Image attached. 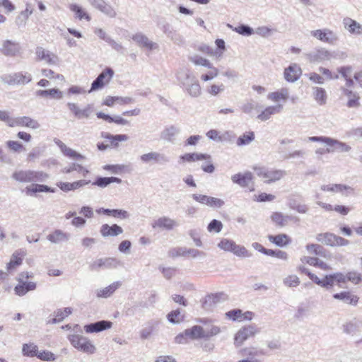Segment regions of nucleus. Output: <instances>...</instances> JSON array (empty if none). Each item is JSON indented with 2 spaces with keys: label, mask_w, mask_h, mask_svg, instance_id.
Wrapping results in <instances>:
<instances>
[{
  "label": "nucleus",
  "mask_w": 362,
  "mask_h": 362,
  "mask_svg": "<svg viewBox=\"0 0 362 362\" xmlns=\"http://www.w3.org/2000/svg\"><path fill=\"white\" fill-rule=\"evenodd\" d=\"M177 78L184 90L192 98L202 95V88L196 76L188 69H182L177 74Z\"/></svg>",
  "instance_id": "obj_1"
},
{
  "label": "nucleus",
  "mask_w": 362,
  "mask_h": 362,
  "mask_svg": "<svg viewBox=\"0 0 362 362\" xmlns=\"http://www.w3.org/2000/svg\"><path fill=\"white\" fill-rule=\"evenodd\" d=\"M11 177L18 182H42L46 181L48 175L42 171L19 170L13 172Z\"/></svg>",
  "instance_id": "obj_2"
},
{
  "label": "nucleus",
  "mask_w": 362,
  "mask_h": 362,
  "mask_svg": "<svg viewBox=\"0 0 362 362\" xmlns=\"http://www.w3.org/2000/svg\"><path fill=\"white\" fill-rule=\"evenodd\" d=\"M69 339L71 345L78 350L92 354L95 351V346L86 337L79 334L69 335Z\"/></svg>",
  "instance_id": "obj_3"
},
{
  "label": "nucleus",
  "mask_w": 362,
  "mask_h": 362,
  "mask_svg": "<svg viewBox=\"0 0 362 362\" xmlns=\"http://www.w3.org/2000/svg\"><path fill=\"white\" fill-rule=\"evenodd\" d=\"M22 48L16 40H4L1 42L0 52L7 57H16L21 54Z\"/></svg>",
  "instance_id": "obj_4"
},
{
  "label": "nucleus",
  "mask_w": 362,
  "mask_h": 362,
  "mask_svg": "<svg viewBox=\"0 0 362 362\" xmlns=\"http://www.w3.org/2000/svg\"><path fill=\"white\" fill-rule=\"evenodd\" d=\"M255 170L257 175L267 183L278 181L286 175V172L283 170H268L264 168H258Z\"/></svg>",
  "instance_id": "obj_5"
},
{
  "label": "nucleus",
  "mask_w": 362,
  "mask_h": 362,
  "mask_svg": "<svg viewBox=\"0 0 362 362\" xmlns=\"http://www.w3.org/2000/svg\"><path fill=\"white\" fill-rule=\"evenodd\" d=\"M304 56L310 63H321L325 61H329L334 57L333 54L324 47L316 48Z\"/></svg>",
  "instance_id": "obj_6"
},
{
  "label": "nucleus",
  "mask_w": 362,
  "mask_h": 362,
  "mask_svg": "<svg viewBox=\"0 0 362 362\" xmlns=\"http://www.w3.org/2000/svg\"><path fill=\"white\" fill-rule=\"evenodd\" d=\"M1 80L8 85H24L32 81V76L29 73L17 72L12 74H6L1 76Z\"/></svg>",
  "instance_id": "obj_7"
},
{
  "label": "nucleus",
  "mask_w": 362,
  "mask_h": 362,
  "mask_svg": "<svg viewBox=\"0 0 362 362\" xmlns=\"http://www.w3.org/2000/svg\"><path fill=\"white\" fill-rule=\"evenodd\" d=\"M259 332V328H258L255 325H248L244 326L236 333L235 336V344L236 346H240L247 339L255 337Z\"/></svg>",
  "instance_id": "obj_8"
},
{
  "label": "nucleus",
  "mask_w": 362,
  "mask_h": 362,
  "mask_svg": "<svg viewBox=\"0 0 362 362\" xmlns=\"http://www.w3.org/2000/svg\"><path fill=\"white\" fill-rule=\"evenodd\" d=\"M316 240L329 246H345L349 244V240L331 233H319Z\"/></svg>",
  "instance_id": "obj_9"
},
{
  "label": "nucleus",
  "mask_w": 362,
  "mask_h": 362,
  "mask_svg": "<svg viewBox=\"0 0 362 362\" xmlns=\"http://www.w3.org/2000/svg\"><path fill=\"white\" fill-rule=\"evenodd\" d=\"M88 4L95 9L99 11L105 16L114 18L117 16L115 8L105 0H87Z\"/></svg>",
  "instance_id": "obj_10"
},
{
  "label": "nucleus",
  "mask_w": 362,
  "mask_h": 362,
  "mask_svg": "<svg viewBox=\"0 0 362 362\" xmlns=\"http://www.w3.org/2000/svg\"><path fill=\"white\" fill-rule=\"evenodd\" d=\"M140 160L144 163H156L158 165H165L170 160V158L163 153L157 151H151L144 153L140 156Z\"/></svg>",
  "instance_id": "obj_11"
},
{
  "label": "nucleus",
  "mask_w": 362,
  "mask_h": 362,
  "mask_svg": "<svg viewBox=\"0 0 362 362\" xmlns=\"http://www.w3.org/2000/svg\"><path fill=\"white\" fill-rule=\"evenodd\" d=\"M113 75L114 71L111 68H105L93 81L89 93L91 91L101 89L105 86V83H109V81L113 77Z\"/></svg>",
  "instance_id": "obj_12"
},
{
  "label": "nucleus",
  "mask_w": 362,
  "mask_h": 362,
  "mask_svg": "<svg viewBox=\"0 0 362 362\" xmlns=\"http://www.w3.org/2000/svg\"><path fill=\"white\" fill-rule=\"evenodd\" d=\"M311 35L323 42L331 45H334L339 40L337 34L327 28L313 30Z\"/></svg>",
  "instance_id": "obj_13"
},
{
  "label": "nucleus",
  "mask_w": 362,
  "mask_h": 362,
  "mask_svg": "<svg viewBox=\"0 0 362 362\" xmlns=\"http://www.w3.org/2000/svg\"><path fill=\"white\" fill-rule=\"evenodd\" d=\"M35 54L37 60L45 61L49 65H57L59 62L57 55L42 47L36 48Z\"/></svg>",
  "instance_id": "obj_14"
},
{
  "label": "nucleus",
  "mask_w": 362,
  "mask_h": 362,
  "mask_svg": "<svg viewBox=\"0 0 362 362\" xmlns=\"http://www.w3.org/2000/svg\"><path fill=\"white\" fill-rule=\"evenodd\" d=\"M192 198L196 202L207 205L211 208L218 209L222 207L225 204L224 201L221 199L203 194H192Z\"/></svg>",
  "instance_id": "obj_15"
},
{
  "label": "nucleus",
  "mask_w": 362,
  "mask_h": 362,
  "mask_svg": "<svg viewBox=\"0 0 362 362\" xmlns=\"http://www.w3.org/2000/svg\"><path fill=\"white\" fill-rule=\"evenodd\" d=\"M11 122L12 124H10L11 127H26L33 129H37L40 127L37 121L27 116L14 118L13 121Z\"/></svg>",
  "instance_id": "obj_16"
},
{
  "label": "nucleus",
  "mask_w": 362,
  "mask_h": 362,
  "mask_svg": "<svg viewBox=\"0 0 362 362\" xmlns=\"http://www.w3.org/2000/svg\"><path fill=\"white\" fill-rule=\"evenodd\" d=\"M67 107L77 119L88 118L92 113V107L90 105H88L83 109H80L77 104L68 103Z\"/></svg>",
  "instance_id": "obj_17"
},
{
  "label": "nucleus",
  "mask_w": 362,
  "mask_h": 362,
  "mask_svg": "<svg viewBox=\"0 0 362 362\" xmlns=\"http://www.w3.org/2000/svg\"><path fill=\"white\" fill-rule=\"evenodd\" d=\"M333 298L335 300H341L345 304H348L352 306H356L358 303L359 298L352 293L350 291H341L333 295Z\"/></svg>",
  "instance_id": "obj_18"
},
{
  "label": "nucleus",
  "mask_w": 362,
  "mask_h": 362,
  "mask_svg": "<svg viewBox=\"0 0 362 362\" xmlns=\"http://www.w3.org/2000/svg\"><path fill=\"white\" fill-rule=\"evenodd\" d=\"M327 141V145L330 147L326 149V152L327 153L334 152L335 151L339 152H349L351 148V146L347 145L346 143L330 137H328Z\"/></svg>",
  "instance_id": "obj_19"
},
{
  "label": "nucleus",
  "mask_w": 362,
  "mask_h": 362,
  "mask_svg": "<svg viewBox=\"0 0 362 362\" xmlns=\"http://www.w3.org/2000/svg\"><path fill=\"white\" fill-rule=\"evenodd\" d=\"M100 233L103 238L115 237L123 233V229L117 224L110 226L107 223L103 224L100 228Z\"/></svg>",
  "instance_id": "obj_20"
},
{
  "label": "nucleus",
  "mask_w": 362,
  "mask_h": 362,
  "mask_svg": "<svg viewBox=\"0 0 362 362\" xmlns=\"http://www.w3.org/2000/svg\"><path fill=\"white\" fill-rule=\"evenodd\" d=\"M112 325L110 321L100 320L85 325L84 329L87 333L99 332L110 329Z\"/></svg>",
  "instance_id": "obj_21"
},
{
  "label": "nucleus",
  "mask_w": 362,
  "mask_h": 362,
  "mask_svg": "<svg viewBox=\"0 0 362 362\" xmlns=\"http://www.w3.org/2000/svg\"><path fill=\"white\" fill-rule=\"evenodd\" d=\"M132 40L140 47L147 48L149 50L155 49L158 47L156 43L151 41L146 35L141 33H138L132 36Z\"/></svg>",
  "instance_id": "obj_22"
},
{
  "label": "nucleus",
  "mask_w": 362,
  "mask_h": 362,
  "mask_svg": "<svg viewBox=\"0 0 362 362\" xmlns=\"http://www.w3.org/2000/svg\"><path fill=\"white\" fill-rule=\"evenodd\" d=\"M301 69L296 64H292L284 70V78L288 82H294L301 75Z\"/></svg>",
  "instance_id": "obj_23"
},
{
  "label": "nucleus",
  "mask_w": 362,
  "mask_h": 362,
  "mask_svg": "<svg viewBox=\"0 0 362 362\" xmlns=\"http://www.w3.org/2000/svg\"><path fill=\"white\" fill-rule=\"evenodd\" d=\"M177 226V223L168 216H162L152 223L153 228H159L168 230H173Z\"/></svg>",
  "instance_id": "obj_24"
},
{
  "label": "nucleus",
  "mask_w": 362,
  "mask_h": 362,
  "mask_svg": "<svg viewBox=\"0 0 362 362\" xmlns=\"http://www.w3.org/2000/svg\"><path fill=\"white\" fill-rule=\"evenodd\" d=\"M18 284L14 288V292L17 296H23L28 291L36 288V284L33 281H18Z\"/></svg>",
  "instance_id": "obj_25"
},
{
  "label": "nucleus",
  "mask_w": 362,
  "mask_h": 362,
  "mask_svg": "<svg viewBox=\"0 0 362 362\" xmlns=\"http://www.w3.org/2000/svg\"><path fill=\"white\" fill-rule=\"evenodd\" d=\"M180 132V128L170 125L165 127L160 133V139L167 142L173 143L177 135Z\"/></svg>",
  "instance_id": "obj_26"
},
{
  "label": "nucleus",
  "mask_w": 362,
  "mask_h": 362,
  "mask_svg": "<svg viewBox=\"0 0 362 362\" xmlns=\"http://www.w3.org/2000/svg\"><path fill=\"white\" fill-rule=\"evenodd\" d=\"M252 173L247 171L244 173H237L231 177L233 183L238 184L240 187H245L252 180Z\"/></svg>",
  "instance_id": "obj_27"
},
{
  "label": "nucleus",
  "mask_w": 362,
  "mask_h": 362,
  "mask_svg": "<svg viewBox=\"0 0 362 362\" xmlns=\"http://www.w3.org/2000/svg\"><path fill=\"white\" fill-rule=\"evenodd\" d=\"M282 110L283 105L281 104L267 107L259 115H258L257 119L261 121H267L272 117V115L280 113Z\"/></svg>",
  "instance_id": "obj_28"
},
{
  "label": "nucleus",
  "mask_w": 362,
  "mask_h": 362,
  "mask_svg": "<svg viewBox=\"0 0 362 362\" xmlns=\"http://www.w3.org/2000/svg\"><path fill=\"white\" fill-rule=\"evenodd\" d=\"M170 254L173 257L175 256H192V257H197L200 255H204V252H201L196 249H187L185 247H180L170 251Z\"/></svg>",
  "instance_id": "obj_29"
},
{
  "label": "nucleus",
  "mask_w": 362,
  "mask_h": 362,
  "mask_svg": "<svg viewBox=\"0 0 362 362\" xmlns=\"http://www.w3.org/2000/svg\"><path fill=\"white\" fill-rule=\"evenodd\" d=\"M227 299V295L223 293H219L216 294L209 295L206 297L204 303L203 307L204 308H211L212 305L223 301Z\"/></svg>",
  "instance_id": "obj_30"
},
{
  "label": "nucleus",
  "mask_w": 362,
  "mask_h": 362,
  "mask_svg": "<svg viewBox=\"0 0 362 362\" xmlns=\"http://www.w3.org/2000/svg\"><path fill=\"white\" fill-rule=\"evenodd\" d=\"M239 354L243 357L249 358L252 361H257L255 359L256 356L264 355V353L262 350L258 349L255 346L245 347L239 351Z\"/></svg>",
  "instance_id": "obj_31"
},
{
  "label": "nucleus",
  "mask_w": 362,
  "mask_h": 362,
  "mask_svg": "<svg viewBox=\"0 0 362 362\" xmlns=\"http://www.w3.org/2000/svg\"><path fill=\"white\" fill-rule=\"evenodd\" d=\"M185 334L192 339L209 337V334H205L202 327L199 325H194L190 329H185Z\"/></svg>",
  "instance_id": "obj_32"
},
{
  "label": "nucleus",
  "mask_w": 362,
  "mask_h": 362,
  "mask_svg": "<svg viewBox=\"0 0 362 362\" xmlns=\"http://www.w3.org/2000/svg\"><path fill=\"white\" fill-rule=\"evenodd\" d=\"M54 141L58 146L64 156L76 159L83 158V156L81 154L67 147L61 140L54 139Z\"/></svg>",
  "instance_id": "obj_33"
},
{
  "label": "nucleus",
  "mask_w": 362,
  "mask_h": 362,
  "mask_svg": "<svg viewBox=\"0 0 362 362\" xmlns=\"http://www.w3.org/2000/svg\"><path fill=\"white\" fill-rule=\"evenodd\" d=\"M344 28L347 29L351 33L361 35L362 34V25L356 21L346 18L343 21Z\"/></svg>",
  "instance_id": "obj_34"
},
{
  "label": "nucleus",
  "mask_w": 362,
  "mask_h": 362,
  "mask_svg": "<svg viewBox=\"0 0 362 362\" xmlns=\"http://www.w3.org/2000/svg\"><path fill=\"white\" fill-rule=\"evenodd\" d=\"M134 102V100L131 97L107 96L104 101V104L112 107L115 103L119 105H125L133 103Z\"/></svg>",
  "instance_id": "obj_35"
},
{
  "label": "nucleus",
  "mask_w": 362,
  "mask_h": 362,
  "mask_svg": "<svg viewBox=\"0 0 362 362\" xmlns=\"http://www.w3.org/2000/svg\"><path fill=\"white\" fill-rule=\"evenodd\" d=\"M37 97L47 98L60 100L63 98V93L58 88H52L49 90H38L35 92Z\"/></svg>",
  "instance_id": "obj_36"
},
{
  "label": "nucleus",
  "mask_w": 362,
  "mask_h": 362,
  "mask_svg": "<svg viewBox=\"0 0 362 362\" xmlns=\"http://www.w3.org/2000/svg\"><path fill=\"white\" fill-rule=\"evenodd\" d=\"M72 310L71 308H65L64 310L58 309L54 313V317L49 319L48 324H57L62 322L66 317L71 315Z\"/></svg>",
  "instance_id": "obj_37"
},
{
  "label": "nucleus",
  "mask_w": 362,
  "mask_h": 362,
  "mask_svg": "<svg viewBox=\"0 0 362 362\" xmlns=\"http://www.w3.org/2000/svg\"><path fill=\"white\" fill-rule=\"evenodd\" d=\"M47 239L52 243L59 244L69 239V235L61 230H55L47 236Z\"/></svg>",
  "instance_id": "obj_38"
},
{
  "label": "nucleus",
  "mask_w": 362,
  "mask_h": 362,
  "mask_svg": "<svg viewBox=\"0 0 362 362\" xmlns=\"http://www.w3.org/2000/svg\"><path fill=\"white\" fill-rule=\"evenodd\" d=\"M121 283L116 281L110 286L97 291V296L98 298H108L110 297L119 286Z\"/></svg>",
  "instance_id": "obj_39"
},
{
  "label": "nucleus",
  "mask_w": 362,
  "mask_h": 362,
  "mask_svg": "<svg viewBox=\"0 0 362 362\" xmlns=\"http://www.w3.org/2000/svg\"><path fill=\"white\" fill-rule=\"evenodd\" d=\"M113 182L120 184L122 182V180L116 177H98L93 182V185L104 188Z\"/></svg>",
  "instance_id": "obj_40"
},
{
  "label": "nucleus",
  "mask_w": 362,
  "mask_h": 362,
  "mask_svg": "<svg viewBox=\"0 0 362 362\" xmlns=\"http://www.w3.org/2000/svg\"><path fill=\"white\" fill-rule=\"evenodd\" d=\"M211 156L208 154L197 153H185L180 157V160L184 162H194L200 160H209Z\"/></svg>",
  "instance_id": "obj_41"
},
{
  "label": "nucleus",
  "mask_w": 362,
  "mask_h": 362,
  "mask_svg": "<svg viewBox=\"0 0 362 362\" xmlns=\"http://www.w3.org/2000/svg\"><path fill=\"white\" fill-rule=\"evenodd\" d=\"M288 89L286 88H282L278 91L269 93L267 98L272 101L277 102L280 100H286L288 98Z\"/></svg>",
  "instance_id": "obj_42"
},
{
  "label": "nucleus",
  "mask_w": 362,
  "mask_h": 362,
  "mask_svg": "<svg viewBox=\"0 0 362 362\" xmlns=\"http://www.w3.org/2000/svg\"><path fill=\"white\" fill-rule=\"evenodd\" d=\"M26 194L28 195H32L33 194H35L37 192H54V190L47 185H39V184H33L30 186H28L25 188Z\"/></svg>",
  "instance_id": "obj_43"
},
{
  "label": "nucleus",
  "mask_w": 362,
  "mask_h": 362,
  "mask_svg": "<svg viewBox=\"0 0 362 362\" xmlns=\"http://www.w3.org/2000/svg\"><path fill=\"white\" fill-rule=\"evenodd\" d=\"M38 354V347L34 343H25L22 346V354L26 357H36Z\"/></svg>",
  "instance_id": "obj_44"
},
{
  "label": "nucleus",
  "mask_w": 362,
  "mask_h": 362,
  "mask_svg": "<svg viewBox=\"0 0 362 362\" xmlns=\"http://www.w3.org/2000/svg\"><path fill=\"white\" fill-rule=\"evenodd\" d=\"M320 189L322 191L329 192H342L344 190L346 189L353 191L351 187L341 184L323 185L320 187Z\"/></svg>",
  "instance_id": "obj_45"
},
{
  "label": "nucleus",
  "mask_w": 362,
  "mask_h": 362,
  "mask_svg": "<svg viewBox=\"0 0 362 362\" xmlns=\"http://www.w3.org/2000/svg\"><path fill=\"white\" fill-rule=\"evenodd\" d=\"M70 10L75 13V17L79 20L86 19L87 21L91 20L90 16L86 11L79 5L72 4L69 6Z\"/></svg>",
  "instance_id": "obj_46"
},
{
  "label": "nucleus",
  "mask_w": 362,
  "mask_h": 362,
  "mask_svg": "<svg viewBox=\"0 0 362 362\" xmlns=\"http://www.w3.org/2000/svg\"><path fill=\"white\" fill-rule=\"evenodd\" d=\"M121 264V262L114 257L99 259V265L103 269H115Z\"/></svg>",
  "instance_id": "obj_47"
},
{
  "label": "nucleus",
  "mask_w": 362,
  "mask_h": 362,
  "mask_svg": "<svg viewBox=\"0 0 362 362\" xmlns=\"http://www.w3.org/2000/svg\"><path fill=\"white\" fill-rule=\"evenodd\" d=\"M103 137L108 139L110 141V144L112 146L117 147L118 146V143L119 141H126L129 139V136L126 134H116L112 135L109 133L103 134Z\"/></svg>",
  "instance_id": "obj_48"
},
{
  "label": "nucleus",
  "mask_w": 362,
  "mask_h": 362,
  "mask_svg": "<svg viewBox=\"0 0 362 362\" xmlns=\"http://www.w3.org/2000/svg\"><path fill=\"white\" fill-rule=\"evenodd\" d=\"M313 90L315 101L320 105H325L327 101V94L325 90L320 87H314L313 88Z\"/></svg>",
  "instance_id": "obj_49"
},
{
  "label": "nucleus",
  "mask_w": 362,
  "mask_h": 362,
  "mask_svg": "<svg viewBox=\"0 0 362 362\" xmlns=\"http://www.w3.org/2000/svg\"><path fill=\"white\" fill-rule=\"evenodd\" d=\"M293 217L291 216H284L281 213L275 212L272 215V220L280 226H284L288 221L293 220Z\"/></svg>",
  "instance_id": "obj_50"
},
{
  "label": "nucleus",
  "mask_w": 362,
  "mask_h": 362,
  "mask_svg": "<svg viewBox=\"0 0 362 362\" xmlns=\"http://www.w3.org/2000/svg\"><path fill=\"white\" fill-rule=\"evenodd\" d=\"M227 26L243 36H250L255 33L253 28L247 25L241 24L238 27L233 28L231 25L228 24Z\"/></svg>",
  "instance_id": "obj_51"
},
{
  "label": "nucleus",
  "mask_w": 362,
  "mask_h": 362,
  "mask_svg": "<svg viewBox=\"0 0 362 362\" xmlns=\"http://www.w3.org/2000/svg\"><path fill=\"white\" fill-rule=\"evenodd\" d=\"M189 60L195 65H199L207 68H211L213 66L208 59L197 54L189 56Z\"/></svg>",
  "instance_id": "obj_52"
},
{
  "label": "nucleus",
  "mask_w": 362,
  "mask_h": 362,
  "mask_svg": "<svg viewBox=\"0 0 362 362\" xmlns=\"http://www.w3.org/2000/svg\"><path fill=\"white\" fill-rule=\"evenodd\" d=\"M107 216H112L116 218L127 219L129 217L128 211L123 209H107L105 211Z\"/></svg>",
  "instance_id": "obj_53"
},
{
  "label": "nucleus",
  "mask_w": 362,
  "mask_h": 362,
  "mask_svg": "<svg viewBox=\"0 0 362 362\" xmlns=\"http://www.w3.org/2000/svg\"><path fill=\"white\" fill-rule=\"evenodd\" d=\"M268 238L270 242L277 246L282 247L288 243L287 240L288 238L286 234H279L277 235H269Z\"/></svg>",
  "instance_id": "obj_54"
},
{
  "label": "nucleus",
  "mask_w": 362,
  "mask_h": 362,
  "mask_svg": "<svg viewBox=\"0 0 362 362\" xmlns=\"http://www.w3.org/2000/svg\"><path fill=\"white\" fill-rule=\"evenodd\" d=\"M255 139V134L253 132H250L239 136L237 139L238 146H245L249 144Z\"/></svg>",
  "instance_id": "obj_55"
},
{
  "label": "nucleus",
  "mask_w": 362,
  "mask_h": 362,
  "mask_svg": "<svg viewBox=\"0 0 362 362\" xmlns=\"http://www.w3.org/2000/svg\"><path fill=\"white\" fill-rule=\"evenodd\" d=\"M231 252L240 257H250L252 256V253L250 252L244 246L237 244H235Z\"/></svg>",
  "instance_id": "obj_56"
},
{
  "label": "nucleus",
  "mask_w": 362,
  "mask_h": 362,
  "mask_svg": "<svg viewBox=\"0 0 362 362\" xmlns=\"http://www.w3.org/2000/svg\"><path fill=\"white\" fill-rule=\"evenodd\" d=\"M23 259L21 257H18V254L17 252H14L10 259V262L7 264V270L8 272L14 269L17 266H19L22 264Z\"/></svg>",
  "instance_id": "obj_57"
},
{
  "label": "nucleus",
  "mask_w": 362,
  "mask_h": 362,
  "mask_svg": "<svg viewBox=\"0 0 362 362\" xmlns=\"http://www.w3.org/2000/svg\"><path fill=\"white\" fill-rule=\"evenodd\" d=\"M167 318L170 323L177 324L183 320V316L181 315L179 309L173 310L167 315Z\"/></svg>",
  "instance_id": "obj_58"
},
{
  "label": "nucleus",
  "mask_w": 362,
  "mask_h": 362,
  "mask_svg": "<svg viewBox=\"0 0 362 362\" xmlns=\"http://www.w3.org/2000/svg\"><path fill=\"white\" fill-rule=\"evenodd\" d=\"M283 283L288 287H296L300 281L296 275H289L283 279Z\"/></svg>",
  "instance_id": "obj_59"
},
{
  "label": "nucleus",
  "mask_w": 362,
  "mask_h": 362,
  "mask_svg": "<svg viewBox=\"0 0 362 362\" xmlns=\"http://www.w3.org/2000/svg\"><path fill=\"white\" fill-rule=\"evenodd\" d=\"M235 243L231 240L223 238L218 244V247L226 252H232Z\"/></svg>",
  "instance_id": "obj_60"
},
{
  "label": "nucleus",
  "mask_w": 362,
  "mask_h": 362,
  "mask_svg": "<svg viewBox=\"0 0 362 362\" xmlns=\"http://www.w3.org/2000/svg\"><path fill=\"white\" fill-rule=\"evenodd\" d=\"M32 13V10H29L28 8L25 11H21L16 19V23L18 25H25L27 19Z\"/></svg>",
  "instance_id": "obj_61"
},
{
  "label": "nucleus",
  "mask_w": 362,
  "mask_h": 362,
  "mask_svg": "<svg viewBox=\"0 0 362 362\" xmlns=\"http://www.w3.org/2000/svg\"><path fill=\"white\" fill-rule=\"evenodd\" d=\"M37 358L45 361H54L56 357L53 353L49 351H39L36 356Z\"/></svg>",
  "instance_id": "obj_62"
},
{
  "label": "nucleus",
  "mask_w": 362,
  "mask_h": 362,
  "mask_svg": "<svg viewBox=\"0 0 362 362\" xmlns=\"http://www.w3.org/2000/svg\"><path fill=\"white\" fill-rule=\"evenodd\" d=\"M7 147L13 151V152H21L25 150V148L22 144L16 141H8L6 142Z\"/></svg>",
  "instance_id": "obj_63"
},
{
  "label": "nucleus",
  "mask_w": 362,
  "mask_h": 362,
  "mask_svg": "<svg viewBox=\"0 0 362 362\" xmlns=\"http://www.w3.org/2000/svg\"><path fill=\"white\" fill-rule=\"evenodd\" d=\"M346 281H349L354 284H358L362 281V274L356 272H350L346 274Z\"/></svg>",
  "instance_id": "obj_64"
}]
</instances>
